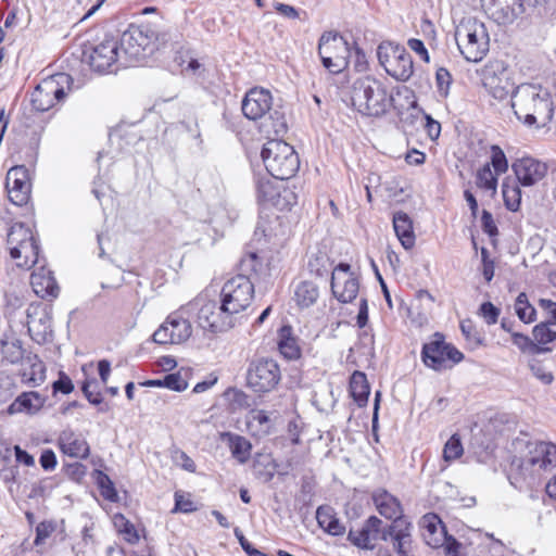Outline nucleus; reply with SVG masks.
Segmentation results:
<instances>
[{"label": "nucleus", "instance_id": "1", "mask_svg": "<svg viewBox=\"0 0 556 556\" xmlns=\"http://www.w3.org/2000/svg\"><path fill=\"white\" fill-rule=\"evenodd\" d=\"M516 117L528 127L543 128L554 116L551 92L541 85L521 84L511 93Z\"/></svg>", "mask_w": 556, "mask_h": 556}, {"label": "nucleus", "instance_id": "2", "mask_svg": "<svg viewBox=\"0 0 556 556\" xmlns=\"http://www.w3.org/2000/svg\"><path fill=\"white\" fill-rule=\"evenodd\" d=\"M381 520L371 516L358 529H351L349 541L364 549H372L379 540L391 542L399 556H412L410 525L406 521L392 523L388 529L380 531Z\"/></svg>", "mask_w": 556, "mask_h": 556}, {"label": "nucleus", "instance_id": "3", "mask_svg": "<svg viewBox=\"0 0 556 556\" xmlns=\"http://www.w3.org/2000/svg\"><path fill=\"white\" fill-rule=\"evenodd\" d=\"M351 102L363 115L381 116L390 109L392 98L382 81L372 76H365L354 80Z\"/></svg>", "mask_w": 556, "mask_h": 556}, {"label": "nucleus", "instance_id": "4", "mask_svg": "<svg viewBox=\"0 0 556 556\" xmlns=\"http://www.w3.org/2000/svg\"><path fill=\"white\" fill-rule=\"evenodd\" d=\"M455 40L460 54L468 62H480L489 52L490 36L483 22L467 16L455 29Z\"/></svg>", "mask_w": 556, "mask_h": 556}, {"label": "nucleus", "instance_id": "5", "mask_svg": "<svg viewBox=\"0 0 556 556\" xmlns=\"http://www.w3.org/2000/svg\"><path fill=\"white\" fill-rule=\"evenodd\" d=\"M273 98L268 90L263 88H253L247 92L242 101V112L244 116L252 121H257L269 114L271 123H263V131L270 136L283 135L287 130V124L279 112L270 113Z\"/></svg>", "mask_w": 556, "mask_h": 556}, {"label": "nucleus", "instance_id": "6", "mask_svg": "<svg viewBox=\"0 0 556 556\" xmlns=\"http://www.w3.org/2000/svg\"><path fill=\"white\" fill-rule=\"evenodd\" d=\"M262 159L267 172L275 179H289L300 167V160L293 147L282 140H269L262 150Z\"/></svg>", "mask_w": 556, "mask_h": 556}, {"label": "nucleus", "instance_id": "7", "mask_svg": "<svg viewBox=\"0 0 556 556\" xmlns=\"http://www.w3.org/2000/svg\"><path fill=\"white\" fill-rule=\"evenodd\" d=\"M7 243L17 267L29 269L37 264L39 245L30 227L14 224L8 232Z\"/></svg>", "mask_w": 556, "mask_h": 556}, {"label": "nucleus", "instance_id": "8", "mask_svg": "<svg viewBox=\"0 0 556 556\" xmlns=\"http://www.w3.org/2000/svg\"><path fill=\"white\" fill-rule=\"evenodd\" d=\"M198 309V325L212 333L225 332L231 329L236 324V317L228 313L225 304L216 301H206L204 299H195L186 307L180 309V313Z\"/></svg>", "mask_w": 556, "mask_h": 556}, {"label": "nucleus", "instance_id": "9", "mask_svg": "<svg viewBox=\"0 0 556 556\" xmlns=\"http://www.w3.org/2000/svg\"><path fill=\"white\" fill-rule=\"evenodd\" d=\"M157 36L150 27L130 26L118 42L123 65L152 54L156 49Z\"/></svg>", "mask_w": 556, "mask_h": 556}, {"label": "nucleus", "instance_id": "10", "mask_svg": "<svg viewBox=\"0 0 556 556\" xmlns=\"http://www.w3.org/2000/svg\"><path fill=\"white\" fill-rule=\"evenodd\" d=\"M72 77L65 73L43 78L30 93V103L34 110L38 112H47L56 103L62 101L70 88Z\"/></svg>", "mask_w": 556, "mask_h": 556}, {"label": "nucleus", "instance_id": "11", "mask_svg": "<svg viewBox=\"0 0 556 556\" xmlns=\"http://www.w3.org/2000/svg\"><path fill=\"white\" fill-rule=\"evenodd\" d=\"M377 55L386 72L400 81H406L414 73L410 54L403 46L383 41L378 46Z\"/></svg>", "mask_w": 556, "mask_h": 556}, {"label": "nucleus", "instance_id": "12", "mask_svg": "<svg viewBox=\"0 0 556 556\" xmlns=\"http://www.w3.org/2000/svg\"><path fill=\"white\" fill-rule=\"evenodd\" d=\"M513 466L525 477L549 470L556 466V445L551 442L530 443L528 455L522 459H515Z\"/></svg>", "mask_w": 556, "mask_h": 556}, {"label": "nucleus", "instance_id": "13", "mask_svg": "<svg viewBox=\"0 0 556 556\" xmlns=\"http://www.w3.org/2000/svg\"><path fill=\"white\" fill-rule=\"evenodd\" d=\"M318 53L323 65L330 73H341L349 64V45L338 34L325 33L318 42Z\"/></svg>", "mask_w": 556, "mask_h": 556}, {"label": "nucleus", "instance_id": "14", "mask_svg": "<svg viewBox=\"0 0 556 556\" xmlns=\"http://www.w3.org/2000/svg\"><path fill=\"white\" fill-rule=\"evenodd\" d=\"M421 357L427 367L440 371L459 363L464 355L455 346L446 343L442 334L434 333L432 340L424 344Z\"/></svg>", "mask_w": 556, "mask_h": 556}, {"label": "nucleus", "instance_id": "15", "mask_svg": "<svg viewBox=\"0 0 556 556\" xmlns=\"http://www.w3.org/2000/svg\"><path fill=\"white\" fill-rule=\"evenodd\" d=\"M480 77L483 87L495 99L503 100L515 90L511 73L503 61H489L481 68Z\"/></svg>", "mask_w": 556, "mask_h": 556}, {"label": "nucleus", "instance_id": "16", "mask_svg": "<svg viewBox=\"0 0 556 556\" xmlns=\"http://www.w3.org/2000/svg\"><path fill=\"white\" fill-rule=\"evenodd\" d=\"M253 295L254 286L244 275L230 278L222 289V302L235 317L250 306Z\"/></svg>", "mask_w": 556, "mask_h": 556}, {"label": "nucleus", "instance_id": "17", "mask_svg": "<svg viewBox=\"0 0 556 556\" xmlns=\"http://www.w3.org/2000/svg\"><path fill=\"white\" fill-rule=\"evenodd\" d=\"M281 379L278 364L273 359L262 358L251 363L247 381L248 386L258 393L274 390Z\"/></svg>", "mask_w": 556, "mask_h": 556}, {"label": "nucleus", "instance_id": "18", "mask_svg": "<svg viewBox=\"0 0 556 556\" xmlns=\"http://www.w3.org/2000/svg\"><path fill=\"white\" fill-rule=\"evenodd\" d=\"M192 333V327L181 314H170L153 333V341L159 344H180Z\"/></svg>", "mask_w": 556, "mask_h": 556}, {"label": "nucleus", "instance_id": "19", "mask_svg": "<svg viewBox=\"0 0 556 556\" xmlns=\"http://www.w3.org/2000/svg\"><path fill=\"white\" fill-rule=\"evenodd\" d=\"M85 60L99 73H105L118 61L123 63V56L118 42L111 38L94 46L90 52H85Z\"/></svg>", "mask_w": 556, "mask_h": 556}, {"label": "nucleus", "instance_id": "20", "mask_svg": "<svg viewBox=\"0 0 556 556\" xmlns=\"http://www.w3.org/2000/svg\"><path fill=\"white\" fill-rule=\"evenodd\" d=\"M331 290L333 295L342 303L352 302L357 296L359 283L351 273L349 264L340 263L332 270Z\"/></svg>", "mask_w": 556, "mask_h": 556}, {"label": "nucleus", "instance_id": "21", "mask_svg": "<svg viewBox=\"0 0 556 556\" xmlns=\"http://www.w3.org/2000/svg\"><path fill=\"white\" fill-rule=\"evenodd\" d=\"M511 168L518 182L523 187H531L540 182L548 172L546 163L532 156L517 159Z\"/></svg>", "mask_w": 556, "mask_h": 556}, {"label": "nucleus", "instance_id": "22", "mask_svg": "<svg viewBox=\"0 0 556 556\" xmlns=\"http://www.w3.org/2000/svg\"><path fill=\"white\" fill-rule=\"evenodd\" d=\"M292 192L281 187L270 178H261L256 184L257 201L265 206H275L278 210L288 207L289 197Z\"/></svg>", "mask_w": 556, "mask_h": 556}, {"label": "nucleus", "instance_id": "23", "mask_svg": "<svg viewBox=\"0 0 556 556\" xmlns=\"http://www.w3.org/2000/svg\"><path fill=\"white\" fill-rule=\"evenodd\" d=\"M5 187L10 201L15 205L27 203L30 193V184L27 170L23 166L12 167L7 174Z\"/></svg>", "mask_w": 556, "mask_h": 556}, {"label": "nucleus", "instance_id": "24", "mask_svg": "<svg viewBox=\"0 0 556 556\" xmlns=\"http://www.w3.org/2000/svg\"><path fill=\"white\" fill-rule=\"evenodd\" d=\"M278 417L276 412L251 409L245 416L247 430L252 437L263 439L275 432Z\"/></svg>", "mask_w": 556, "mask_h": 556}, {"label": "nucleus", "instance_id": "25", "mask_svg": "<svg viewBox=\"0 0 556 556\" xmlns=\"http://www.w3.org/2000/svg\"><path fill=\"white\" fill-rule=\"evenodd\" d=\"M486 10L502 25L511 24L525 11L521 0H490Z\"/></svg>", "mask_w": 556, "mask_h": 556}, {"label": "nucleus", "instance_id": "26", "mask_svg": "<svg viewBox=\"0 0 556 556\" xmlns=\"http://www.w3.org/2000/svg\"><path fill=\"white\" fill-rule=\"evenodd\" d=\"M30 285L34 292L41 299L56 298L59 286L52 275V271L45 266L34 270L30 276Z\"/></svg>", "mask_w": 556, "mask_h": 556}, {"label": "nucleus", "instance_id": "27", "mask_svg": "<svg viewBox=\"0 0 556 556\" xmlns=\"http://www.w3.org/2000/svg\"><path fill=\"white\" fill-rule=\"evenodd\" d=\"M372 501L381 516L393 519V523L404 521L401 519L403 510L400 501L388 491L377 490L372 494Z\"/></svg>", "mask_w": 556, "mask_h": 556}, {"label": "nucleus", "instance_id": "28", "mask_svg": "<svg viewBox=\"0 0 556 556\" xmlns=\"http://www.w3.org/2000/svg\"><path fill=\"white\" fill-rule=\"evenodd\" d=\"M58 441L63 454L70 457L86 458L89 455V444L85 438L72 430L62 431Z\"/></svg>", "mask_w": 556, "mask_h": 556}, {"label": "nucleus", "instance_id": "29", "mask_svg": "<svg viewBox=\"0 0 556 556\" xmlns=\"http://www.w3.org/2000/svg\"><path fill=\"white\" fill-rule=\"evenodd\" d=\"M45 404V397L38 392L29 391L20 394L8 407L9 415L38 413Z\"/></svg>", "mask_w": 556, "mask_h": 556}, {"label": "nucleus", "instance_id": "30", "mask_svg": "<svg viewBox=\"0 0 556 556\" xmlns=\"http://www.w3.org/2000/svg\"><path fill=\"white\" fill-rule=\"evenodd\" d=\"M25 364L27 368L21 371L22 381L30 387H38L46 380V366L43 362L36 355L26 354Z\"/></svg>", "mask_w": 556, "mask_h": 556}, {"label": "nucleus", "instance_id": "31", "mask_svg": "<svg viewBox=\"0 0 556 556\" xmlns=\"http://www.w3.org/2000/svg\"><path fill=\"white\" fill-rule=\"evenodd\" d=\"M277 345L280 354L290 361L301 356L298 338L293 334L291 326H282L278 331Z\"/></svg>", "mask_w": 556, "mask_h": 556}, {"label": "nucleus", "instance_id": "32", "mask_svg": "<svg viewBox=\"0 0 556 556\" xmlns=\"http://www.w3.org/2000/svg\"><path fill=\"white\" fill-rule=\"evenodd\" d=\"M222 439L227 442L231 455L240 464H245L251 457V442L239 434L231 432L222 433Z\"/></svg>", "mask_w": 556, "mask_h": 556}, {"label": "nucleus", "instance_id": "33", "mask_svg": "<svg viewBox=\"0 0 556 556\" xmlns=\"http://www.w3.org/2000/svg\"><path fill=\"white\" fill-rule=\"evenodd\" d=\"M393 228L404 249H412L415 244V235L409 216L404 212H396L393 215Z\"/></svg>", "mask_w": 556, "mask_h": 556}, {"label": "nucleus", "instance_id": "34", "mask_svg": "<svg viewBox=\"0 0 556 556\" xmlns=\"http://www.w3.org/2000/svg\"><path fill=\"white\" fill-rule=\"evenodd\" d=\"M316 519L321 529L331 535H341L345 531L344 525L329 506H320L316 511Z\"/></svg>", "mask_w": 556, "mask_h": 556}, {"label": "nucleus", "instance_id": "35", "mask_svg": "<svg viewBox=\"0 0 556 556\" xmlns=\"http://www.w3.org/2000/svg\"><path fill=\"white\" fill-rule=\"evenodd\" d=\"M421 528L424 529V538L427 543L433 547L440 545L439 538H432L434 535L443 533V527L440 518L434 514L425 515L421 519Z\"/></svg>", "mask_w": 556, "mask_h": 556}, {"label": "nucleus", "instance_id": "36", "mask_svg": "<svg viewBox=\"0 0 556 556\" xmlns=\"http://www.w3.org/2000/svg\"><path fill=\"white\" fill-rule=\"evenodd\" d=\"M369 384L367 382L366 375L361 371H355L350 381V391L354 401L363 406L367 403L369 395Z\"/></svg>", "mask_w": 556, "mask_h": 556}, {"label": "nucleus", "instance_id": "37", "mask_svg": "<svg viewBox=\"0 0 556 556\" xmlns=\"http://www.w3.org/2000/svg\"><path fill=\"white\" fill-rule=\"evenodd\" d=\"M319 292L316 285L311 281L300 282L294 290V300L301 307H309L318 299Z\"/></svg>", "mask_w": 556, "mask_h": 556}, {"label": "nucleus", "instance_id": "38", "mask_svg": "<svg viewBox=\"0 0 556 556\" xmlns=\"http://www.w3.org/2000/svg\"><path fill=\"white\" fill-rule=\"evenodd\" d=\"M497 176L496 173L491 170L490 164H485L477 172L476 185L478 188L490 192L493 197L497 190Z\"/></svg>", "mask_w": 556, "mask_h": 556}, {"label": "nucleus", "instance_id": "39", "mask_svg": "<svg viewBox=\"0 0 556 556\" xmlns=\"http://www.w3.org/2000/svg\"><path fill=\"white\" fill-rule=\"evenodd\" d=\"M1 354L4 361L10 364L25 363V351L22 348V343L18 340L2 341L1 342Z\"/></svg>", "mask_w": 556, "mask_h": 556}, {"label": "nucleus", "instance_id": "40", "mask_svg": "<svg viewBox=\"0 0 556 556\" xmlns=\"http://www.w3.org/2000/svg\"><path fill=\"white\" fill-rule=\"evenodd\" d=\"M502 193L505 206L511 211L517 212L521 203V190L516 182L504 181L502 186Z\"/></svg>", "mask_w": 556, "mask_h": 556}, {"label": "nucleus", "instance_id": "41", "mask_svg": "<svg viewBox=\"0 0 556 556\" xmlns=\"http://www.w3.org/2000/svg\"><path fill=\"white\" fill-rule=\"evenodd\" d=\"M114 526L123 535L124 540L130 544H135L139 541L140 536L135 526L130 523L123 515L114 516Z\"/></svg>", "mask_w": 556, "mask_h": 556}, {"label": "nucleus", "instance_id": "42", "mask_svg": "<svg viewBox=\"0 0 556 556\" xmlns=\"http://www.w3.org/2000/svg\"><path fill=\"white\" fill-rule=\"evenodd\" d=\"M27 325L30 332L41 336L42 339H45L47 334L52 333L51 317L47 312H45L43 317H40L39 319L28 315Z\"/></svg>", "mask_w": 556, "mask_h": 556}, {"label": "nucleus", "instance_id": "43", "mask_svg": "<svg viewBox=\"0 0 556 556\" xmlns=\"http://www.w3.org/2000/svg\"><path fill=\"white\" fill-rule=\"evenodd\" d=\"M464 453V447L458 434H453L445 443L443 448V459L451 463L459 458Z\"/></svg>", "mask_w": 556, "mask_h": 556}, {"label": "nucleus", "instance_id": "44", "mask_svg": "<svg viewBox=\"0 0 556 556\" xmlns=\"http://www.w3.org/2000/svg\"><path fill=\"white\" fill-rule=\"evenodd\" d=\"M490 166L494 168L496 175H502L508 169V161L504 151L498 146L491 147Z\"/></svg>", "mask_w": 556, "mask_h": 556}, {"label": "nucleus", "instance_id": "45", "mask_svg": "<svg viewBox=\"0 0 556 556\" xmlns=\"http://www.w3.org/2000/svg\"><path fill=\"white\" fill-rule=\"evenodd\" d=\"M516 313L520 320L523 323H531L534 320L535 311L528 303L527 296L525 293H520L516 300Z\"/></svg>", "mask_w": 556, "mask_h": 556}, {"label": "nucleus", "instance_id": "46", "mask_svg": "<svg viewBox=\"0 0 556 556\" xmlns=\"http://www.w3.org/2000/svg\"><path fill=\"white\" fill-rule=\"evenodd\" d=\"M533 338L538 344H547L556 340V331H553L547 325L540 324L533 328Z\"/></svg>", "mask_w": 556, "mask_h": 556}, {"label": "nucleus", "instance_id": "47", "mask_svg": "<svg viewBox=\"0 0 556 556\" xmlns=\"http://www.w3.org/2000/svg\"><path fill=\"white\" fill-rule=\"evenodd\" d=\"M81 390L91 404H100L102 402L96 379L86 380L83 383Z\"/></svg>", "mask_w": 556, "mask_h": 556}, {"label": "nucleus", "instance_id": "48", "mask_svg": "<svg viewBox=\"0 0 556 556\" xmlns=\"http://www.w3.org/2000/svg\"><path fill=\"white\" fill-rule=\"evenodd\" d=\"M163 388L181 392L188 388V382L179 374H169L163 379Z\"/></svg>", "mask_w": 556, "mask_h": 556}, {"label": "nucleus", "instance_id": "49", "mask_svg": "<svg viewBox=\"0 0 556 556\" xmlns=\"http://www.w3.org/2000/svg\"><path fill=\"white\" fill-rule=\"evenodd\" d=\"M513 343L517 345L522 352H541L542 350L538 348V345L527 336L514 332L513 333Z\"/></svg>", "mask_w": 556, "mask_h": 556}, {"label": "nucleus", "instance_id": "50", "mask_svg": "<svg viewBox=\"0 0 556 556\" xmlns=\"http://www.w3.org/2000/svg\"><path fill=\"white\" fill-rule=\"evenodd\" d=\"M98 483L101 488L102 495L106 500H110V501L116 500L117 493L114 489L113 482L110 480V478L106 475L99 472Z\"/></svg>", "mask_w": 556, "mask_h": 556}, {"label": "nucleus", "instance_id": "51", "mask_svg": "<svg viewBox=\"0 0 556 556\" xmlns=\"http://www.w3.org/2000/svg\"><path fill=\"white\" fill-rule=\"evenodd\" d=\"M435 79L440 92L446 96L452 84L451 73L444 67H440L437 71Z\"/></svg>", "mask_w": 556, "mask_h": 556}, {"label": "nucleus", "instance_id": "52", "mask_svg": "<svg viewBox=\"0 0 556 556\" xmlns=\"http://www.w3.org/2000/svg\"><path fill=\"white\" fill-rule=\"evenodd\" d=\"M480 315L484 318L488 325H494L497 323L500 309L495 307L491 302H484L480 306Z\"/></svg>", "mask_w": 556, "mask_h": 556}, {"label": "nucleus", "instance_id": "53", "mask_svg": "<svg viewBox=\"0 0 556 556\" xmlns=\"http://www.w3.org/2000/svg\"><path fill=\"white\" fill-rule=\"evenodd\" d=\"M302 432L301 422L298 419H292L287 426V437L292 444H300V435Z\"/></svg>", "mask_w": 556, "mask_h": 556}, {"label": "nucleus", "instance_id": "54", "mask_svg": "<svg viewBox=\"0 0 556 556\" xmlns=\"http://www.w3.org/2000/svg\"><path fill=\"white\" fill-rule=\"evenodd\" d=\"M481 226L483 231L490 236H495L497 233V227L493 220L492 214L485 210L482 212Z\"/></svg>", "mask_w": 556, "mask_h": 556}, {"label": "nucleus", "instance_id": "55", "mask_svg": "<svg viewBox=\"0 0 556 556\" xmlns=\"http://www.w3.org/2000/svg\"><path fill=\"white\" fill-rule=\"evenodd\" d=\"M407 45L410 48V50L416 52L425 62H429L430 58L428 50L426 49L424 42L420 39L412 38L408 40Z\"/></svg>", "mask_w": 556, "mask_h": 556}, {"label": "nucleus", "instance_id": "56", "mask_svg": "<svg viewBox=\"0 0 556 556\" xmlns=\"http://www.w3.org/2000/svg\"><path fill=\"white\" fill-rule=\"evenodd\" d=\"M53 390L68 394L74 390V384L67 376L61 375L60 379L53 383Z\"/></svg>", "mask_w": 556, "mask_h": 556}, {"label": "nucleus", "instance_id": "57", "mask_svg": "<svg viewBox=\"0 0 556 556\" xmlns=\"http://www.w3.org/2000/svg\"><path fill=\"white\" fill-rule=\"evenodd\" d=\"M39 462L45 470H53L56 466V457L54 452L51 450L43 451Z\"/></svg>", "mask_w": 556, "mask_h": 556}, {"label": "nucleus", "instance_id": "58", "mask_svg": "<svg viewBox=\"0 0 556 556\" xmlns=\"http://www.w3.org/2000/svg\"><path fill=\"white\" fill-rule=\"evenodd\" d=\"M460 329L467 340L471 341L475 344H479L481 342L471 323L463 321L460 324Z\"/></svg>", "mask_w": 556, "mask_h": 556}, {"label": "nucleus", "instance_id": "59", "mask_svg": "<svg viewBox=\"0 0 556 556\" xmlns=\"http://www.w3.org/2000/svg\"><path fill=\"white\" fill-rule=\"evenodd\" d=\"M531 370L542 382L548 384L553 381V375L549 371H546L540 364L531 365Z\"/></svg>", "mask_w": 556, "mask_h": 556}, {"label": "nucleus", "instance_id": "60", "mask_svg": "<svg viewBox=\"0 0 556 556\" xmlns=\"http://www.w3.org/2000/svg\"><path fill=\"white\" fill-rule=\"evenodd\" d=\"M194 509L193 503L189 500L185 501L182 495L175 494V508L174 511L189 513Z\"/></svg>", "mask_w": 556, "mask_h": 556}, {"label": "nucleus", "instance_id": "61", "mask_svg": "<svg viewBox=\"0 0 556 556\" xmlns=\"http://www.w3.org/2000/svg\"><path fill=\"white\" fill-rule=\"evenodd\" d=\"M15 458L18 463L24 464L25 466H34L35 459L28 454L26 451L22 450L18 445L14 446Z\"/></svg>", "mask_w": 556, "mask_h": 556}, {"label": "nucleus", "instance_id": "62", "mask_svg": "<svg viewBox=\"0 0 556 556\" xmlns=\"http://www.w3.org/2000/svg\"><path fill=\"white\" fill-rule=\"evenodd\" d=\"M426 129L431 139H437L441 132V125L439 122L432 119L429 115L426 116Z\"/></svg>", "mask_w": 556, "mask_h": 556}, {"label": "nucleus", "instance_id": "63", "mask_svg": "<svg viewBox=\"0 0 556 556\" xmlns=\"http://www.w3.org/2000/svg\"><path fill=\"white\" fill-rule=\"evenodd\" d=\"M368 321V306L366 299L361 300L359 309L357 314V325L359 328H363L366 326Z\"/></svg>", "mask_w": 556, "mask_h": 556}, {"label": "nucleus", "instance_id": "64", "mask_svg": "<svg viewBox=\"0 0 556 556\" xmlns=\"http://www.w3.org/2000/svg\"><path fill=\"white\" fill-rule=\"evenodd\" d=\"M416 298L422 306H425L426 308H429V309L431 308V306L434 302V298L427 290L417 291Z\"/></svg>", "mask_w": 556, "mask_h": 556}]
</instances>
